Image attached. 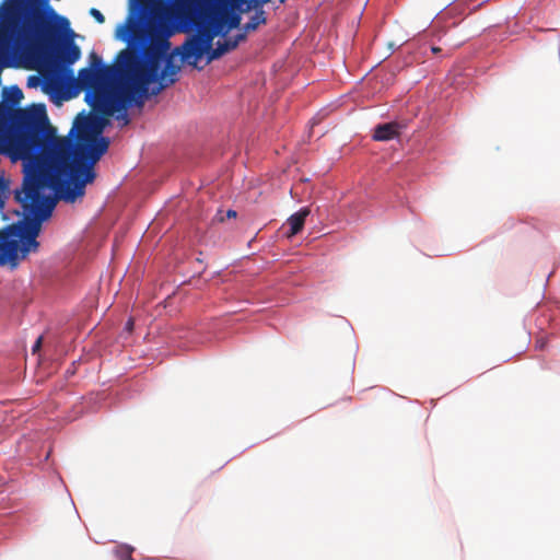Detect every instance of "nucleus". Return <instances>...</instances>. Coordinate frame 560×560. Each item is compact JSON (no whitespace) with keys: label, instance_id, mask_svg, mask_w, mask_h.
Returning <instances> with one entry per match:
<instances>
[{"label":"nucleus","instance_id":"1","mask_svg":"<svg viewBox=\"0 0 560 560\" xmlns=\"http://www.w3.org/2000/svg\"><path fill=\"white\" fill-rule=\"evenodd\" d=\"M16 131L4 141V151L13 162L22 161L24 180L15 199L22 205L24 220L0 230V266L15 267L30 253L37 252L42 222L51 215L56 200L74 203L85 195V187L96 178L95 164L108 151L103 137L105 119L84 116L78 119L75 140L58 137L44 106L18 108L11 115Z\"/></svg>","mask_w":560,"mask_h":560},{"label":"nucleus","instance_id":"2","mask_svg":"<svg viewBox=\"0 0 560 560\" xmlns=\"http://www.w3.org/2000/svg\"><path fill=\"white\" fill-rule=\"evenodd\" d=\"M195 27L180 0H130L129 13L116 27V38L133 43L125 48L115 66L104 65L95 52L90 67L79 70L75 86L86 92L85 101L103 117L125 110L135 102L158 95L178 81L180 65L176 57L196 66L205 52L190 44Z\"/></svg>","mask_w":560,"mask_h":560},{"label":"nucleus","instance_id":"3","mask_svg":"<svg viewBox=\"0 0 560 560\" xmlns=\"http://www.w3.org/2000/svg\"><path fill=\"white\" fill-rule=\"evenodd\" d=\"M195 27L190 44L206 52L217 36L225 37L241 24L242 14L264 8L270 0H180Z\"/></svg>","mask_w":560,"mask_h":560},{"label":"nucleus","instance_id":"4","mask_svg":"<svg viewBox=\"0 0 560 560\" xmlns=\"http://www.w3.org/2000/svg\"><path fill=\"white\" fill-rule=\"evenodd\" d=\"M254 14L250 16L249 21L244 24L242 32L238 33L234 38H226L223 42H218L217 47L212 48V46L205 52L208 57V62L215 60L223 56L224 54L235 49L237 45L246 39L247 33L256 31L260 25H265L267 23L266 12L264 8H253Z\"/></svg>","mask_w":560,"mask_h":560},{"label":"nucleus","instance_id":"5","mask_svg":"<svg viewBox=\"0 0 560 560\" xmlns=\"http://www.w3.org/2000/svg\"><path fill=\"white\" fill-rule=\"evenodd\" d=\"M60 39H62V37ZM60 43L61 40H59L48 59L40 62H32V68L47 67L58 70L61 66L68 67L79 60L81 50L73 42H69L59 47Z\"/></svg>","mask_w":560,"mask_h":560},{"label":"nucleus","instance_id":"6","mask_svg":"<svg viewBox=\"0 0 560 560\" xmlns=\"http://www.w3.org/2000/svg\"><path fill=\"white\" fill-rule=\"evenodd\" d=\"M399 135V125L395 121L377 125L374 128L373 139L376 141H388Z\"/></svg>","mask_w":560,"mask_h":560},{"label":"nucleus","instance_id":"7","mask_svg":"<svg viewBox=\"0 0 560 560\" xmlns=\"http://www.w3.org/2000/svg\"><path fill=\"white\" fill-rule=\"evenodd\" d=\"M310 214L308 208H302L300 211L295 212L288 219V224L290 226L289 236L296 235L300 233L304 226L305 219Z\"/></svg>","mask_w":560,"mask_h":560},{"label":"nucleus","instance_id":"8","mask_svg":"<svg viewBox=\"0 0 560 560\" xmlns=\"http://www.w3.org/2000/svg\"><path fill=\"white\" fill-rule=\"evenodd\" d=\"M3 97L12 106L18 105L23 98V92L18 85H12L3 90Z\"/></svg>","mask_w":560,"mask_h":560},{"label":"nucleus","instance_id":"9","mask_svg":"<svg viewBox=\"0 0 560 560\" xmlns=\"http://www.w3.org/2000/svg\"><path fill=\"white\" fill-rule=\"evenodd\" d=\"M135 548L127 544H120L116 547L114 553L118 560H135L132 558V552Z\"/></svg>","mask_w":560,"mask_h":560},{"label":"nucleus","instance_id":"10","mask_svg":"<svg viewBox=\"0 0 560 560\" xmlns=\"http://www.w3.org/2000/svg\"><path fill=\"white\" fill-rule=\"evenodd\" d=\"M8 184L3 178L0 177V210L4 206V200L7 198Z\"/></svg>","mask_w":560,"mask_h":560},{"label":"nucleus","instance_id":"11","mask_svg":"<svg viewBox=\"0 0 560 560\" xmlns=\"http://www.w3.org/2000/svg\"><path fill=\"white\" fill-rule=\"evenodd\" d=\"M90 14L94 18V20L97 23L103 24L105 22V16L103 15V13L100 10L92 8L90 10Z\"/></svg>","mask_w":560,"mask_h":560},{"label":"nucleus","instance_id":"12","mask_svg":"<svg viewBox=\"0 0 560 560\" xmlns=\"http://www.w3.org/2000/svg\"><path fill=\"white\" fill-rule=\"evenodd\" d=\"M546 343H547V337L546 336L537 337L536 342H535V348L537 350H544L545 347H546Z\"/></svg>","mask_w":560,"mask_h":560},{"label":"nucleus","instance_id":"13","mask_svg":"<svg viewBox=\"0 0 560 560\" xmlns=\"http://www.w3.org/2000/svg\"><path fill=\"white\" fill-rule=\"evenodd\" d=\"M237 213L235 210L229 209L225 213V217H221L219 221L223 222L225 219H234Z\"/></svg>","mask_w":560,"mask_h":560},{"label":"nucleus","instance_id":"14","mask_svg":"<svg viewBox=\"0 0 560 560\" xmlns=\"http://www.w3.org/2000/svg\"><path fill=\"white\" fill-rule=\"evenodd\" d=\"M133 319L132 318H129L128 322L126 323V330H128L129 332L132 331L133 329Z\"/></svg>","mask_w":560,"mask_h":560},{"label":"nucleus","instance_id":"15","mask_svg":"<svg viewBox=\"0 0 560 560\" xmlns=\"http://www.w3.org/2000/svg\"><path fill=\"white\" fill-rule=\"evenodd\" d=\"M42 346V337H39L33 346V352H36Z\"/></svg>","mask_w":560,"mask_h":560},{"label":"nucleus","instance_id":"16","mask_svg":"<svg viewBox=\"0 0 560 560\" xmlns=\"http://www.w3.org/2000/svg\"><path fill=\"white\" fill-rule=\"evenodd\" d=\"M116 118H117V119H120V118H121V119H124V124H125V125L129 122V119H128V116H127L126 112L121 113V114H120V115H118Z\"/></svg>","mask_w":560,"mask_h":560},{"label":"nucleus","instance_id":"17","mask_svg":"<svg viewBox=\"0 0 560 560\" xmlns=\"http://www.w3.org/2000/svg\"><path fill=\"white\" fill-rule=\"evenodd\" d=\"M431 50H432V52H433V54H438V52H440V51H441V48H440V47H435V46H433V47L431 48Z\"/></svg>","mask_w":560,"mask_h":560},{"label":"nucleus","instance_id":"18","mask_svg":"<svg viewBox=\"0 0 560 560\" xmlns=\"http://www.w3.org/2000/svg\"><path fill=\"white\" fill-rule=\"evenodd\" d=\"M279 2H280V3H284V2H285V0H279Z\"/></svg>","mask_w":560,"mask_h":560}]
</instances>
